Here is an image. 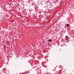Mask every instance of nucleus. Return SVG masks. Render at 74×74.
I'll list each match as a JSON object with an SVG mask.
<instances>
[{
    "label": "nucleus",
    "mask_w": 74,
    "mask_h": 74,
    "mask_svg": "<svg viewBox=\"0 0 74 74\" xmlns=\"http://www.w3.org/2000/svg\"><path fill=\"white\" fill-rule=\"evenodd\" d=\"M66 27H69V24H67L66 25Z\"/></svg>",
    "instance_id": "obj_1"
},
{
    "label": "nucleus",
    "mask_w": 74,
    "mask_h": 74,
    "mask_svg": "<svg viewBox=\"0 0 74 74\" xmlns=\"http://www.w3.org/2000/svg\"><path fill=\"white\" fill-rule=\"evenodd\" d=\"M52 40L51 39H49L48 40V41H51Z\"/></svg>",
    "instance_id": "obj_2"
},
{
    "label": "nucleus",
    "mask_w": 74,
    "mask_h": 74,
    "mask_svg": "<svg viewBox=\"0 0 74 74\" xmlns=\"http://www.w3.org/2000/svg\"><path fill=\"white\" fill-rule=\"evenodd\" d=\"M25 25H26V26H27V24H25Z\"/></svg>",
    "instance_id": "obj_3"
},
{
    "label": "nucleus",
    "mask_w": 74,
    "mask_h": 74,
    "mask_svg": "<svg viewBox=\"0 0 74 74\" xmlns=\"http://www.w3.org/2000/svg\"><path fill=\"white\" fill-rule=\"evenodd\" d=\"M3 41L4 42V41Z\"/></svg>",
    "instance_id": "obj_4"
}]
</instances>
